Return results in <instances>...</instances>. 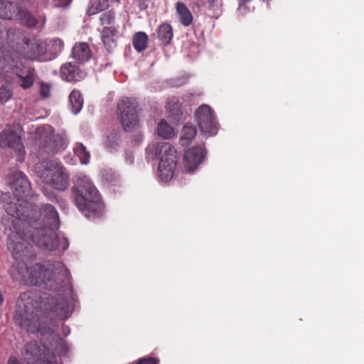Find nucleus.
<instances>
[{
	"instance_id": "obj_1",
	"label": "nucleus",
	"mask_w": 364,
	"mask_h": 364,
	"mask_svg": "<svg viewBox=\"0 0 364 364\" xmlns=\"http://www.w3.org/2000/svg\"><path fill=\"white\" fill-rule=\"evenodd\" d=\"M5 210L8 216L3 218L2 223L8 235L7 247L16 261L10 269L11 277L35 286L45 285L46 289L55 292L21 294L16 301L14 319L28 332L44 333L50 320H64L70 316L69 300L65 296L72 291L70 272L60 262L28 267L25 259L31 256V242L45 250L57 249L59 239L53 228L59 226L58 213L50 204H45L39 209L28 204L21 211L16 203H11L6 205Z\"/></svg>"
},
{
	"instance_id": "obj_2",
	"label": "nucleus",
	"mask_w": 364,
	"mask_h": 364,
	"mask_svg": "<svg viewBox=\"0 0 364 364\" xmlns=\"http://www.w3.org/2000/svg\"><path fill=\"white\" fill-rule=\"evenodd\" d=\"M66 138L55 134L54 129L48 124L38 127L32 138V152L38 158L47 159L65 149Z\"/></svg>"
},
{
	"instance_id": "obj_3",
	"label": "nucleus",
	"mask_w": 364,
	"mask_h": 364,
	"mask_svg": "<svg viewBox=\"0 0 364 364\" xmlns=\"http://www.w3.org/2000/svg\"><path fill=\"white\" fill-rule=\"evenodd\" d=\"M72 193L75 205L85 215L102 212L103 204L100 193L88 177H79L72 187Z\"/></svg>"
},
{
	"instance_id": "obj_4",
	"label": "nucleus",
	"mask_w": 364,
	"mask_h": 364,
	"mask_svg": "<svg viewBox=\"0 0 364 364\" xmlns=\"http://www.w3.org/2000/svg\"><path fill=\"white\" fill-rule=\"evenodd\" d=\"M0 69L14 72L17 77L16 84L23 90L31 88L38 77L33 67L23 65L21 55L4 48H0Z\"/></svg>"
},
{
	"instance_id": "obj_5",
	"label": "nucleus",
	"mask_w": 364,
	"mask_h": 364,
	"mask_svg": "<svg viewBox=\"0 0 364 364\" xmlns=\"http://www.w3.org/2000/svg\"><path fill=\"white\" fill-rule=\"evenodd\" d=\"M37 176L44 182L58 191L65 190L69 184V177L65 168L55 161H44L35 166Z\"/></svg>"
},
{
	"instance_id": "obj_6",
	"label": "nucleus",
	"mask_w": 364,
	"mask_h": 364,
	"mask_svg": "<svg viewBox=\"0 0 364 364\" xmlns=\"http://www.w3.org/2000/svg\"><path fill=\"white\" fill-rule=\"evenodd\" d=\"M155 154L159 159V177L165 181L171 180L178 161L175 147L168 142H158L155 146Z\"/></svg>"
},
{
	"instance_id": "obj_7",
	"label": "nucleus",
	"mask_w": 364,
	"mask_h": 364,
	"mask_svg": "<svg viewBox=\"0 0 364 364\" xmlns=\"http://www.w3.org/2000/svg\"><path fill=\"white\" fill-rule=\"evenodd\" d=\"M22 128L18 124H10L0 132V146L9 148L16 154L17 161L22 162L25 158V148L21 141Z\"/></svg>"
},
{
	"instance_id": "obj_8",
	"label": "nucleus",
	"mask_w": 364,
	"mask_h": 364,
	"mask_svg": "<svg viewBox=\"0 0 364 364\" xmlns=\"http://www.w3.org/2000/svg\"><path fill=\"white\" fill-rule=\"evenodd\" d=\"M119 117L125 131H131L139 124L138 102L134 98L123 97L117 105Z\"/></svg>"
},
{
	"instance_id": "obj_9",
	"label": "nucleus",
	"mask_w": 364,
	"mask_h": 364,
	"mask_svg": "<svg viewBox=\"0 0 364 364\" xmlns=\"http://www.w3.org/2000/svg\"><path fill=\"white\" fill-rule=\"evenodd\" d=\"M9 185L13 190V195L16 198V202L10 201L5 203L4 208L8 203H16L19 209L24 210L28 203L25 198L30 194L31 183L27 179L26 176L20 171H14L10 176Z\"/></svg>"
},
{
	"instance_id": "obj_10",
	"label": "nucleus",
	"mask_w": 364,
	"mask_h": 364,
	"mask_svg": "<svg viewBox=\"0 0 364 364\" xmlns=\"http://www.w3.org/2000/svg\"><path fill=\"white\" fill-rule=\"evenodd\" d=\"M21 353L28 364H53L55 359L45 346H39L36 341L25 345Z\"/></svg>"
},
{
	"instance_id": "obj_11",
	"label": "nucleus",
	"mask_w": 364,
	"mask_h": 364,
	"mask_svg": "<svg viewBox=\"0 0 364 364\" xmlns=\"http://www.w3.org/2000/svg\"><path fill=\"white\" fill-rule=\"evenodd\" d=\"M196 122L201 132L213 136L217 134L218 122L212 108L207 105L200 106L195 112Z\"/></svg>"
},
{
	"instance_id": "obj_12",
	"label": "nucleus",
	"mask_w": 364,
	"mask_h": 364,
	"mask_svg": "<svg viewBox=\"0 0 364 364\" xmlns=\"http://www.w3.org/2000/svg\"><path fill=\"white\" fill-rule=\"evenodd\" d=\"M26 50L23 53V58L31 60H38L41 62L47 61L50 59L47 55L46 43L39 39L24 40Z\"/></svg>"
},
{
	"instance_id": "obj_13",
	"label": "nucleus",
	"mask_w": 364,
	"mask_h": 364,
	"mask_svg": "<svg viewBox=\"0 0 364 364\" xmlns=\"http://www.w3.org/2000/svg\"><path fill=\"white\" fill-rule=\"evenodd\" d=\"M205 151L203 146H193L187 149L184 153L183 163L188 171L196 170L198 165L203 161Z\"/></svg>"
},
{
	"instance_id": "obj_14",
	"label": "nucleus",
	"mask_w": 364,
	"mask_h": 364,
	"mask_svg": "<svg viewBox=\"0 0 364 364\" xmlns=\"http://www.w3.org/2000/svg\"><path fill=\"white\" fill-rule=\"evenodd\" d=\"M119 32L114 26H105L101 32V40L106 50L112 52L117 47Z\"/></svg>"
},
{
	"instance_id": "obj_15",
	"label": "nucleus",
	"mask_w": 364,
	"mask_h": 364,
	"mask_svg": "<svg viewBox=\"0 0 364 364\" xmlns=\"http://www.w3.org/2000/svg\"><path fill=\"white\" fill-rule=\"evenodd\" d=\"M61 77L68 82H79L82 80L85 73L72 63L64 64L60 69Z\"/></svg>"
},
{
	"instance_id": "obj_16",
	"label": "nucleus",
	"mask_w": 364,
	"mask_h": 364,
	"mask_svg": "<svg viewBox=\"0 0 364 364\" xmlns=\"http://www.w3.org/2000/svg\"><path fill=\"white\" fill-rule=\"evenodd\" d=\"M176 11L181 23L184 26H189L193 21V16L187 6L181 1L176 4Z\"/></svg>"
},
{
	"instance_id": "obj_17",
	"label": "nucleus",
	"mask_w": 364,
	"mask_h": 364,
	"mask_svg": "<svg viewBox=\"0 0 364 364\" xmlns=\"http://www.w3.org/2000/svg\"><path fill=\"white\" fill-rule=\"evenodd\" d=\"M196 134L197 129L193 124L189 123L184 124L181 132L180 144L183 146H187L192 142Z\"/></svg>"
},
{
	"instance_id": "obj_18",
	"label": "nucleus",
	"mask_w": 364,
	"mask_h": 364,
	"mask_svg": "<svg viewBox=\"0 0 364 364\" xmlns=\"http://www.w3.org/2000/svg\"><path fill=\"white\" fill-rule=\"evenodd\" d=\"M73 56L78 61L85 62L91 57V50L85 43H75L73 48Z\"/></svg>"
},
{
	"instance_id": "obj_19",
	"label": "nucleus",
	"mask_w": 364,
	"mask_h": 364,
	"mask_svg": "<svg viewBox=\"0 0 364 364\" xmlns=\"http://www.w3.org/2000/svg\"><path fill=\"white\" fill-rule=\"evenodd\" d=\"M173 36V28L169 23H163L159 26L157 29V38L163 45H169Z\"/></svg>"
},
{
	"instance_id": "obj_20",
	"label": "nucleus",
	"mask_w": 364,
	"mask_h": 364,
	"mask_svg": "<svg viewBox=\"0 0 364 364\" xmlns=\"http://www.w3.org/2000/svg\"><path fill=\"white\" fill-rule=\"evenodd\" d=\"M14 18L19 19L22 23L28 28L35 27L37 25V19L31 12L18 6Z\"/></svg>"
},
{
	"instance_id": "obj_21",
	"label": "nucleus",
	"mask_w": 364,
	"mask_h": 364,
	"mask_svg": "<svg viewBox=\"0 0 364 364\" xmlns=\"http://www.w3.org/2000/svg\"><path fill=\"white\" fill-rule=\"evenodd\" d=\"M18 5L10 1L0 0V18L14 19Z\"/></svg>"
},
{
	"instance_id": "obj_22",
	"label": "nucleus",
	"mask_w": 364,
	"mask_h": 364,
	"mask_svg": "<svg viewBox=\"0 0 364 364\" xmlns=\"http://www.w3.org/2000/svg\"><path fill=\"white\" fill-rule=\"evenodd\" d=\"M69 102L73 113L75 114L79 113L84 103L81 92L77 90H73L69 95Z\"/></svg>"
},
{
	"instance_id": "obj_23",
	"label": "nucleus",
	"mask_w": 364,
	"mask_h": 364,
	"mask_svg": "<svg viewBox=\"0 0 364 364\" xmlns=\"http://www.w3.org/2000/svg\"><path fill=\"white\" fill-rule=\"evenodd\" d=\"M149 38L146 33L139 31L133 36V46L136 50L141 52L147 48Z\"/></svg>"
},
{
	"instance_id": "obj_24",
	"label": "nucleus",
	"mask_w": 364,
	"mask_h": 364,
	"mask_svg": "<svg viewBox=\"0 0 364 364\" xmlns=\"http://www.w3.org/2000/svg\"><path fill=\"white\" fill-rule=\"evenodd\" d=\"M157 133L164 139H170L174 136V130L164 119H161L157 125Z\"/></svg>"
},
{
	"instance_id": "obj_25",
	"label": "nucleus",
	"mask_w": 364,
	"mask_h": 364,
	"mask_svg": "<svg viewBox=\"0 0 364 364\" xmlns=\"http://www.w3.org/2000/svg\"><path fill=\"white\" fill-rule=\"evenodd\" d=\"M75 154L79 158L82 164H87L90 162V154L82 143H77L73 148Z\"/></svg>"
},
{
	"instance_id": "obj_26",
	"label": "nucleus",
	"mask_w": 364,
	"mask_h": 364,
	"mask_svg": "<svg viewBox=\"0 0 364 364\" xmlns=\"http://www.w3.org/2000/svg\"><path fill=\"white\" fill-rule=\"evenodd\" d=\"M108 6V0H91L90 6L87 10V13L89 15H94L98 12L105 10Z\"/></svg>"
},
{
	"instance_id": "obj_27",
	"label": "nucleus",
	"mask_w": 364,
	"mask_h": 364,
	"mask_svg": "<svg viewBox=\"0 0 364 364\" xmlns=\"http://www.w3.org/2000/svg\"><path fill=\"white\" fill-rule=\"evenodd\" d=\"M181 104L178 97H171L167 100L166 109L172 114H178L181 112Z\"/></svg>"
},
{
	"instance_id": "obj_28",
	"label": "nucleus",
	"mask_w": 364,
	"mask_h": 364,
	"mask_svg": "<svg viewBox=\"0 0 364 364\" xmlns=\"http://www.w3.org/2000/svg\"><path fill=\"white\" fill-rule=\"evenodd\" d=\"M13 97L12 90L6 85L0 87V105H4Z\"/></svg>"
},
{
	"instance_id": "obj_29",
	"label": "nucleus",
	"mask_w": 364,
	"mask_h": 364,
	"mask_svg": "<svg viewBox=\"0 0 364 364\" xmlns=\"http://www.w3.org/2000/svg\"><path fill=\"white\" fill-rule=\"evenodd\" d=\"M115 18L114 12L112 11H108L103 13L100 17V21L102 25H109L113 23Z\"/></svg>"
},
{
	"instance_id": "obj_30",
	"label": "nucleus",
	"mask_w": 364,
	"mask_h": 364,
	"mask_svg": "<svg viewBox=\"0 0 364 364\" xmlns=\"http://www.w3.org/2000/svg\"><path fill=\"white\" fill-rule=\"evenodd\" d=\"M40 95L43 98H48L50 96V86L49 84L43 82L40 83Z\"/></svg>"
},
{
	"instance_id": "obj_31",
	"label": "nucleus",
	"mask_w": 364,
	"mask_h": 364,
	"mask_svg": "<svg viewBox=\"0 0 364 364\" xmlns=\"http://www.w3.org/2000/svg\"><path fill=\"white\" fill-rule=\"evenodd\" d=\"M55 1L58 2L57 4L58 6L66 8L70 4V3L72 2L73 0H55Z\"/></svg>"
},
{
	"instance_id": "obj_32",
	"label": "nucleus",
	"mask_w": 364,
	"mask_h": 364,
	"mask_svg": "<svg viewBox=\"0 0 364 364\" xmlns=\"http://www.w3.org/2000/svg\"><path fill=\"white\" fill-rule=\"evenodd\" d=\"M251 0H239V9H246V4L250 2Z\"/></svg>"
},
{
	"instance_id": "obj_33",
	"label": "nucleus",
	"mask_w": 364,
	"mask_h": 364,
	"mask_svg": "<svg viewBox=\"0 0 364 364\" xmlns=\"http://www.w3.org/2000/svg\"><path fill=\"white\" fill-rule=\"evenodd\" d=\"M8 364H22L16 358H10Z\"/></svg>"
},
{
	"instance_id": "obj_34",
	"label": "nucleus",
	"mask_w": 364,
	"mask_h": 364,
	"mask_svg": "<svg viewBox=\"0 0 364 364\" xmlns=\"http://www.w3.org/2000/svg\"><path fill=\"white\" fill-rule=\"evenodd\" d=\"M209 6L213 7L218 0H207Z\"/></svg>"
},
{
	"instance_id": "obj_35",
	"label": "nucleus",
	"mask_w": 364,
	"mask_h": 364,
	"mask_svg": "<svg viewBox=\"0 0 364 364\" xmlns=\"http://www.w3.org/2000/svg\"><path fill=\"white\" fill-rule=\"evenodd\" d=\"M10 198V196L9 193H3L1 195V199L5 201L7 198Z\"/></svg>"
},
{
	"instance_id": "obj_36",
	"label": "nucleus",
	"mask_w": 364,
	"mask_h": 364,
	"mask_svg": "<svg viewBox=\"0 0 364 364\" xmlns=\"http://www.w3.org/2000/svg\"><path fill=\"white\" fill-rule=\"evenodd\" d=\"M54 43H55L56 45L59 46H63V41H62L61 40H58H58H55V41H54Z\"/></svg>"
}]
</instances>
